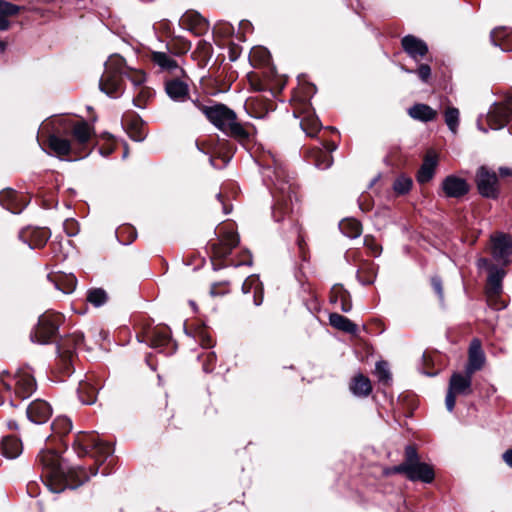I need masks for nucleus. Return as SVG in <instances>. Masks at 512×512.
Wrapping results in <instances>:
<instances>
[{"label":"nucleus","instance_id":"obj_52","mask_svg":"<svg viewBox=\"0 0 512 512\" xmlns=\"http://www.w3.org/2000/svg\"><path fill=\"white\" fill-rule=\"evenodd\" d=\"M10 27V22L7 17L0 16V32L6 31ZM7 43L5 41L0 40V54L4 53L6 50Z\"/></svg>","mask_w":512,"mask_h":512},{"label":"nucleus","instance_id":"obj_3","mask_svg":"<svg viewBox=\"0 0 512 512\" xmlns=\"http://www.w3.org/2000/svg\"><path fill=\"white\" fill-rule=\"evenodd\" d=\"M263 177L264 179H269L276 189L272 213L275 221L279 222L293 211L292 186L286 180L287 175L284 168L276 161L274 162L273 169L269 166L264 168Z\"/></svg>","mask_w":512,"mask_h":512},{"label":"nucleus","instance_id":"obj_34","mask_svg":"<svg viewBox=\"0 0 512 512\" xmlns=\"http://www.w3.org/2000/svg\"><path fill=\"white\" fill-rule=\"evenodd\" d=\"M329 322L334 328L350 334H356L358 331V327L355 323L338 313L330 314Z\"/></svg>","mask_w":512,"mask_h":512},{"label":"nucleus","instance_id":"obj_5","mask_svg":"<svg viewBox=\"0 0 512 512\" xmlns=\"http://www.w3.org/2000/svg\"><path fill=\"white\" fill-rule=\"evenodd\" d=\"M73 448L79 457H83L93 452L96 462L102 463L113 453L112 447L99 440L95 433L79 432L73 443Z\"/></svg>","mask_w":512,"mask_h":512},{"label":"nucleus","instance_id":"obj_8","mask_svg":"<svg viewBox=\"0 0 512 512\" xmlns=\"http://www.w3.org/2000/svg\"><path fill=\"white\" fill-rule=\"evenodd\" d=\"M84 342V335L82 332L75 331L65 338H62L57 344L58 355L63 362L65 369L73 364L74 355Z\"/></svg>","mask_w":512,"mask_h":512},{"label":"nucleus","instance_id":"obj_18","mask_svg":"<svg viewBox=\"0 0 512 512\" xmlns=\"http://www.w3.org/2000/svg\"><path fill=\"white\" fill-rule=\"evenodd\" d=\"M27 203L23 195L18 194L12 189H6L0 192V205L14 214L22 212Z\"/></svg>","mask_w":512,"mask_h":512},{"label":"nucleus","instance_id":"obj_13","mask_svg":"<svg viewBox=\"0 0 512 512\" xmlns=\"http://www.w3.org/2000/svg\"><path fill=\"white\" fill-rule=\"evenodd\" d=\"M337 146L333 142L322 144L321 147H314L307 150V161L312 163L318 169H328L333 163L331 153L336 150Z\"/></svg>","mask_w":512,"mask_h":512},{"label":"nucleus","instance_id":"obj_1","mask_svg":"<svg viewBox=\"0 0 512 512\" xmlns=\"http://www.w3.org/2000/svg\"><path fill=\"white\" fill-rule=\"evenodd\" d=\"M38 461L45 470L47 487L53 493H60L66 488L75 489L97 474L98 468H90L88 473L83 467L67 468L61 457L54 450H42Z\"/></svg>","mask_w":512,"mask_h":512},{"label":"nucleus","instance_id":"obj_44","mask_svg":"<svg viewBox=\"0 0 512 512\" xmlns=\"http://www.w3.org/2000/svg\"><path fill=\"white\" fill-rule=\"evenodd\" d=\"M51 427L57 434H67L72 429V422L65 416H59L52 422Z\"/></svg>","mask_w":512,"mask_h":512},{"label":"nucleus","instance_id":"obj_25","mask_svg":"<svg viewBox=\"0 0 512 512\" xmlns=\"http://www.w3.org/2000/svg\"><path fill=\"white\" fill-rule=\"evenodd\" d=\"M473 374L455 372L451 375L448 389L458 395H468L472 392Z\"/></svg>","mask_w":512,"mask_h":512},{"label":"nucleus","instance_id":"obj_53","mask_svg":"<svg viewBox=\"0 0 512 512\" xmlns=\"http://www.w3.org/2000/svg\"><path fill=\"white\" fill-rule=\"evenodd\" d=\"M63 227L68 236H74L78 232V225L73 219L65 220Z\"/></svg>","mask_w":512,"mask_h":512},{"label":"nucleus","instance_id":"obj_46","mask_svg":"<svg viewBox=\"0 0 512 512\" xmlns=\"http://www.w3.org/2000/svg\"><path fill=\"white\" fill-rule=\"evenodd\" d=\"M375 374L379 382L383 384H388L391 380V373L389 371L388 364L385 361H379L376 363Z\"/></svg>","mask_w":512,"mask_h":512},{"label":"nucleus","instance_id":"obj_55","mask_svg":"<svg viewBox=\"0 0 512 512\" xmlns=\"http://www.w3.org/2000/svg\"><path fill=\"white\" fill-rule=\"evenodd\" d=\"M417 73H418V76L419 78L423 81V82H427L428 79L430 78L431 76V68L429 65L427 64H421L417 70Z\"/></svg>","mask_w":512,"mask_h":512},{"label":"nucleus","instance_id":"obj_57","mask_svg":"<svg viewBox=\"0 0 512 512\" xmlns=\"http://www.w3.org/2000/svg\"><path fill=\"white\" fill-rule=\"evenodd\" d=\"M205 356H206V359H207V363L203 364V370L205 372H210V371H212L213 368L210 367L209 365L213 364V362L216 359V356H215V354L213 352H207L205 354Z\"/></svg>","mask_w":512,"mask_h":512},{"label":"nucleus","instance_id":"obj_9","mask_svg":"<svg viewBox=\"0 0 512 512\" xmlns=\"http://www.w3.org/2000/svg\"><path fill=\"white\" fill-rule=\"evenodd\" d=\"M475 182L481 196L491 199L498 197V177L494 171L481 166L476 172Z\"/></svg>","mask_w":512,"mask_h":512},{"label":"nucleus","instance_id":"obj_16","mask_svg":"<svg viewBox=\"0 0 512 512\" xmlns=\"http://www.w3.org/2000/svg\"><path fill=\"white\" fill-rule=\"evenodd\" d=\"M442 190L446 197L461 198L469 192L470 186L463 178L449 175L442 181Z\"/></svg>","mask_w":512,"mask_h":512},{"label":"nucleus","instance_id":"obj_39","mask_svg":"<svg viewBox=\"0 0 512 512\" xmlns=\"http://www.w3.org/2000/svg\"><path fill=\"white\" fill-rule=\"evenodd\" d=\"M459 110L455 107H448L444 113V120L449 130L456 134L459 126Z\"/></svg>","mask_w":512,"mask_h":512},{"label":"nucleus","instance_id":"obj_61","mask_svg":"<svg viewBox=\"0 0 512 512\" xmlns=\"http://www.w3.org/2000/svg\"><path fill=\"white\" fill-rule=\"evenodd\" d=\"M503 460L505 463L512 468V449L507 450L503 454Z\"/></svg>","mask_w":512,"mask_h":512},{"label":"nucleus","instance_id":"obj_36","mask_svg":"<svg viewBox=\"0 0 512 512\" xmlns=\"http://www.w3.org/2000/svg\"><path fill=\"white\" fill-rule=\"evenodd\" d=\"M341 232L349 238H357L362 232L361 223L354 218H347L339 223Z\"/></svg>","mask_w":512,"mask_h":512},{"label":"nucleus","instance_id":"obj_15","mask_svg":"<svg viewBox=\"0 0 512 512\" xmlns=\"http://www.w3.org/2000/svg\"><path fill=\"white\" fill-rule=\"evenodd\" d=\"M486 361L484 351L482 349L481 341L474 338L469 346L468 350V362L465 367V372L468 374H474L483 368Z\"/></svg>","mask_w":512,"mask_h":512},{"label":"nucleus","instance_id":"obj_23","mask_svg":"<svg viewBox=\"0 0 512 512\" xmlns=\"http://www.w3.org/2000/svg\"><path fill=\"white\" fill-rule=\"evenodd\" d=\"M401 44L403 50L414 60L423 58L428 52L427 44L414 35H406L403 37Z\"/></svg>","mask_w":512,"mask_h":512},{"label":"nucleus","instance_id":"obj_12","mask_svg":"<svg viewBox=\"0 0 512 512\" xmlns=\"http://www.w3.org/2000/svg\"><path fill=\"white\" fill-rule=\"evenodd\" d=\"M395 473H403L411 481H422L424 483H431L434 480L433 468L427 463L418 462L413 465L395 466L393 468Z\"/></svg>","mask_w":512,"mask_h":512},{"label":"nucleus","instance_id":"obj_10","mask_svg":"<svg viewBox=\"0 0 512 512\" xmlns=\"http://www.w3.org/2000/svg\"><path fill=\"white\" fill-rule=\"evenodd\" d=\"M491 253L497 262L508 265L512 257V237L505 233L492 235Z\"/></svg>","mask_w":512,"mask_h":512},{"label":"nucleus","instance_id":"obj_60","mask_svg":"<svg viewBox=\"0 0 512 512\" xmlns=\"http://www.w3.org/2000/svg\"><path fill=\"white\" fill-rule=\"evenodd\" d=\"M257 54L260 55V58L263 62L267 61L269 58L268 51L263 48L255 49L252 52L253 57H255Z\"/></svg>","mask_w":512,"mask_h":512},{"label":"nucleus","instance_id":"obj_7","mask_svg":"<svg viewBox=\"0 0 512 512\" xmlns=\"http://www.w3.org/2000/svg\"><path fill=\"white\" fill-rule=\"evenodd\" d=\"M70 128L69 135L72 137V144L76 148L78 158H84L89 155V143L93 135V127L85 121H77L67 125Z\"/></svg>","mask_w":512,"mask_h":512},{"label":"nucleus","instance_id":"obj_6","mask_svg":"<svg viewBox=\"0 0 512 512\" xmlns=\"http://www.w3.org/2000/svg\"><path fill=\"white\" fill-rule=\"evenodd\" d=\"M62 316L57 313H44L39 317L36 328L31 332L32 342L47 344L58 332Z\"/></svg>","mask_w":512,"mask_h":512},{"label":"nucleus","instance_id":"obj_21","mask_svg":"<svg viewBox=\"0 0 512 512\" xmlns=\"http://www.w3.org/2000/svg\"><path fill=\"white\" fill-rule=\"evenodd\" d=\"M36 390L34 377L27 371H20L15 375V393L21 399L30 397Z\"/></svg>","mask_w":512,"mask_h":512},{"label":"nucleus","instance_id":"obj_35","mask_svg":"<svg viewBox=\"0 0 512 512\" xmlns=\"http://www.w3.org/2000/svg\"><path fill=\"white\" fill-rule=\"evenodd\" d=\"M97 391V388L88 381L80 382L77 390L80 401L87 405L95 403Z\"/></svg>","mask_w":512,"mask_h":512},{"label":"nucleus","instance_id":"obj_51","mask_svg":"<svg viewBox=\"0 0 512 512\" xmlns=\"http://www.w3.org/2000/svg\"><path fill=\"white\" fill-rule=\"evenodd\" d=\"M197 50L202 57L210 58L212 55V46L206 41H200L197 45Z\"/></svg>","mask_w":512,"mask_h":512},{"label":"nucleus","instance_id":"obj_41","mask_svg":"<svg viewBox=\"0 0 512 512\" xmlns=\"http://www.w3.org/2000/svg\"><path fill=\"white\" fill-rule=\"evenodd\" d=\"M169 50L175 55H182L188 52L191 48V43L184 38H174L168 44Z\"/></svg>","mask_w":512,"mask_h":512},{"label":"nucleus","instance_id":"obj_37","mask_svg":"<svg viewBox=\"0 0 512 512\" xmlns=\"http://www.w3.org/2000/svg\"><path fill=\"white\" fill-rule=\"evenodd\" d=\"M151 60L163 70L171 71L178 67L177 62L166 52L153 51L151 53Z\"/></svg>","mask_w":512,"mask_h":512},{"label":"nucleus","instance_id":"obj_50","mask_svg":"<svg viewBox=\"0 0 512 512\" xmlns=\"http://www.w3.org/2000/svg\"><path fill=\"white\" fill-rule=\"evenodd\" d=\"M418 453L415 447L413 446H407L405 448V461L401 463L399 466H407V465H413L414 463H418Z\"/></svg>","mask_w":512,"mask_h":512},{"label":"nucleus","instance_id":"obj_45","mask_svg":"<svg viewBox=\"0 0 512 512\" xmlns=\"http://www.w3.org/2000/svg\"><path fill=\"white\" fill-rule=\"evenodd\" d=\"M108 299L107 293L101 289L96 288L88 292L87 301L93 304L95 307H100L106 303Z\"/></svg>","mask_w":512,"mask_h":512},{"label":"nucleus","instance_id":"obj_32","mask_svg":"<svg viewBox=\"0 0 512 512\" xmlns=\"http://www.w3.org/2000/svg\"><path fill=\"white\" fill-rule=\"evenodd\" d=\"M1 446L3 455L9 459H14L22 453V443L16 437H4Z\"/></svg>","mask_w":512,"mask_h":512},{"label":"nucleus","instance_id":"obj_24","mask_svg":"<svg viewBox=\"0 0 512 512\" xmlns=\"http://www.w3.org/2000/svg\"><path fill=\"white\" fill-rule=\"evenodd\" d=\"M152 348L164 349L169 345L173 346L170 331L167 327H156L146 334L145 340Z\"/></svg>","mask_w":512,"mask_h":512},{"label":"nucleus","instance_id":"obj_54","mask_svg":"<svg viewBox=\"0 0 512 512\" xmlns=\"http://www.w3.org/2000/svg\"><path fill=\"white\" fill-rule=\"evenodd\" d=\"M431 285L435 292L437 293L439 300L442 302L444 299V293H443V287H442V281L439 277L435 276L431 279Z\"/></svg>","mask_w":512,"mask_h":512},{"label":"nucleus","instance_id":"obj_26","mask_svg":"<svg viewBox=\"0 0 512 512\" xmlns=\"http://www.w3.org/2000/svg\"><path fill=\"white\" fill-rule=\"evenodd\" d=\"M239 243V236L236 232L226 231L219 243L212 244L214 253L219 257H226L231 250Z\"/></svg>","mask_w":512,"mask_h":512},{"label":"nucleus","instance_id":"obj_17","mask_svg":"<svg viewBox=\"0 0 512 512\" xmlns=\"http://www.w3.org/2000/svg\"><path fill=\"white\" fill-rule=\"evenodd\" d=\"M165 92L174 102L184 103L191 99L188 83L179 78L167 80L165 82Z\"/></svg>","mask_w":512,"mask_h":512},{"label":"nucleus","instance_id":"obj_40","mask_svg":"<svg viewBox=\"0 0 512 512\" xmlns=\"http://www.w3.org/2000/svg\"><path fill=\"white\" fill-rule=\"evenodd\" d=\"M128 134L130 138L136 142H141L145 139L146 132L144 130V125L138 120L131 121L130 123H126Z\"/></svg>","mask_w":512,"mask_h":512},{"label":"nucleus","instance_id":"obj_42","mask_svg":"<svg viewBox=\"0 0 512 512\" xmlns=\"http://www.w3.org/2000/svg\"><path fill=\"white\" fill-rule=\"evenodd\" d=\"M301 128L303 131L310 137L316 135V133L320 129V122L316 117L306 116L300 122Z\"/></svg>","mask_w":512,"mask_h":512},{"label":"nucleus","instance_id":"obj_59","mask_svg":"<svg viewBox=\"0 0 512 512\" xmlns=\"http://www.w3.org/2000/svg\"><path fill=\"white\" fill-rule=\"evenodd\" d=\"M499 48H500L502 51L512 52V33H511V34H510V36L508 37L507 41H505V42H499Z\"/></svg>","mask_w":512,"mask_h":512},{"label":"nucleus","instance_id":"obj_63","mask_svg":"<svg viewBox=\"0 0 512 512\" xmlns=\"http://www.w3.org/2000/svg\"><path fill=\"white\" fill-rule=\"evenodd\" d=\"M499 174L502 177L512 176V169L508 167H500L499 168Z\"/></svg>","mask_w":512,"mask_h":512},{"label":"nucleus","instance_id":"obj_64","mask_svg":"<svg viewBox=\"0 0 512 512\" xmlns=\"http://www.w3.org/2000/svg\"><path fill=\"white\" fill-rule=\"evenodd\" d=\"M352 308V304L350 302H347L345 300H342L341 302V310L343 312H349Z\"/></svg>","mask_w":512,"mask_h":512},{"label":"nucleus","instance_id":"obj_29","mask_svg":"<svg viewBox=\"0 0 512 512\" xmlns=\"http://www.w3.org/2000/svg\"><path fill=\"white\" fill-rule=\"evenodd\" d=\"M180 24L185 29L197 31L206 28L207 21L199 13L189 11L181 17Z\"/></svg>","mask_w":512,"mask_h":512},{"label":"nucleus","instance_id":"obj_14","mask_svg":"<svg viewBox=\"0 0 512 512\" xmlns=\"http://www.w3.org/2000/svg\"><path fill=\"white\" fill-rule=\"evenodd\" d=\"M51 236L47 228L25 227L19 232V238L26 243L30 249L42 248Z\"/></svg>","mask_w":512,"mask_h":512},{"label":"nucleus","instance_id":"obj_62","mask_svg":"<svg viewBox=\"0 0 512 512\" xmlns=\"http://www.w3.org/2000/svg\"><path fill=\"white\" fill-rule=\"evenodd\" d=\"M251 264H252L251 255L249 254V252H247V257L245 259L241 260L240 262L236 263L235 267L242 266V265L250 266Z\"/></svg>","mask_w":512,"mask_h":512},{"label":"nucleus","instance_id":"obj_43","mask_svg":"<svg viewBox=\"0 0 512 512\" xmlns=\"http://www.w3.org/2000/svg\"><path fill=\"white\" fill-rule=\"evenodd\" d=\"M152 96L153 91L150 88L146 86L140 87L137 89V93L133 98V104L135 107L143 109Z\"/></svg>","mask_w":512,"mask_h":512},{"label":"nucleus","instance_id":"obj_47","mask_svg":"<svg viewBox=\"0 0 512 512\" xmlns=\"http://www.w3.org/2000/svg\"><path fill=\"white\" fill-rule=\"evenodd\" d=\"M124 76L131 81L136 89L143 87V84L146 80L145 74L140 70L124 69Z\"/></svg>","mask_w":512,"mask_h":512},{"label":"nucleus","instance_id":"obj_56","mask_svg":"<svg viewBox=\"0 0 512 512\" xmlns=\"http://www.w3.org/2000/svg\"><path fill=\"white\" fill-rule=\"evenodd\" d=\"M456 395H457L456 393H454L448 389L446 398H445V405L449 412H452L455 407Z\"/></svg>","mask_w":512,"mask_h":512},{"label":"nucleus","instance_id":"obj_30","mask_svg":"<svg viewBox=\"0 0 512 512\" xmlns=\"http://www.w3.org/2000/svg\"><path fill=\"white\" fill-rule=\"evenodd\" d=\"M411 118L422 122H429L436 118L437 112L430 106L422 103L413 105L408 109Z\"/></svg>","mask_w":512,"mask_h":512},{"label":"nucleus","instance_id":"obj_38","mask_svg":"<svg viewBox=\"0 0 512 512\" xmlns=\"http://www.w3.org/2000/svg\"><path fill=\"white\" fill-rule=\"evenodd\" d=\"M413 181L406 175H399L393 182L392 188L396 195H405L410 192Z\"/></svg>","mask_w":512,"mask_h":512},{"label":"nucleus","instance_id":"obj_20","mask_svg":"<svg viewBox=\"0 0 512 512\" xmlns=\"http://www.w3.org/2000/svg\"><path fill=\"white\" fill-rule=\"evenodd\" d=\"M505 270L497 267H491L487 278L486 294L490 303H492L502 292V280L505 277Z\"/></svg>","mask_w":512,"mask_h":512},{"label":"nucleus","instance_id":"obj_11","mask_svg":"<svg viewBox=\"0 0 512 512\" xmlns=\"http://www.w3.org/2000/svg\"><path fill=\"white\" fill-rule=\"evenodd\" d=\"M512 118V97L505 103L494 104L487 115V122L491 129L498 130L506 126Z\"/></svg>","mask_w":512,"mask_h":512},{"label":"nucleus","instance_id":"obj_58","mask_svg":"<svg viewBox=\"0 0 512 512\" xmlns=\"http://www.w3.org/2000/svg\"><path fill=\"white\" fill-rule=\"evenodd\" d=\"M476 264L478 269H487L489 272L491 267H496L495 265L491 264L487 258H479Z\"/></svg>","mask_w":512,"mask_h":512},{"label":"nucleus","instance_id":"obj_2","mask_svg":"<svg viewBox=\"0 0 512 512\" xmlns=\"http://www.w3.org/2000/svg\"><path fill=\"white\" fill-rule=\"evenodd\" d=\"M189 111L191 114L200 111L216 128L240 142L249 138L248 131L237 120L236 113L224 104L206 106L200 103L198 99H192Z\"/></svg>","mask_w":512,"mask_h":512},{"label":"nucleus","instance_id":"obj_48","mask_svg":"<svg viewBox=\"0 0 512 512\" xmlns=\"http://www.w3.org/2000/svg\"><path fill=\"white\" fill-rule=\"evenodd\" d=\"M512 31L506 27L496 28L491 32L490 38L495 46L499 47V42L507 41Z\"/></svg>","mask_w":512,"mask_h":512},{"label":"nucleus","instance_id":"obj_22","mask_svg":"<svg viewBox=\"0 0 512 512\" xmlns=\"http://www.w3.org/2000/svg\"><path fill=\"white\" fill-rule=\"evenodd\" d=\"M48 146L53 153L59 157L74 156L76 159H79L76 148L73 146L71 140L67 138L52 134L48 138Z\"/></svg>","mask_w":512,"mask_h":512},{"label":"nucleus","instance_id":"obj_33","mask_svg":"<svg viewBox=\"0 0 512 512\" xmlns=\"http://www.w3.org/2000/svg\"><path fill=\"white\" fill-rule=\"evenodd\" d=\"M436 165H437L436 158L433 156H427L424 159V161L418 171L417 181L419 183L429 182L434 176Z\"/></svg>","mask_w":512,"mask_h":512},{"label":"nucleus","instance_id":"obj_4","mask_svg":"<svg viewBox=\"0 0 512 512\" xmlns=\"http://www.w3.org/2000/svg\"><path fill=\"white\" fill-rule=\"evenodd\" d=\"M123 77L124 59L119 55L111 56L99 81L100 90L111 98L120 97L124 91Z\"/></svg>","mask_w":512,"mask_h":512},{"label":"nucleus","instance_id":"obj_31","mask_svg":"<svg viewBox=\"0 0 512 512\" xmlns=\"http://www.w3.org/2000/svg\"><path fill=\"white\" fill-rule=\"evenodd\" d=\"M350 390L355 396L366 397L371 393L372 385L369 378L362 374H358L352 379L350 383Z\"/></svg>","mask_w":512,"mask_h":512},{"label":"nucleus","instance_id":"obj_28","mask_svg":"<svg viewBox=\"0 0 512 512\" xmlns=\"http://www.w3.org/2000/svg\"><path fill=\"white\" fill-rule=\"evenodd\" d=\"M48 279L51 280L56 289L63 292L64 294L72 293L77 284V279L72 274H59L55 276L48 275Z\"/></svg>","mask_w":512,"mask_h":512},{"label":"nucleus","instance_id":"obj_27","mask_svg":"<svg viewBox=\"0 0 512 512\" xmlns=\"http://www.w3.org/2000/svg\"><path fill=\"white\" fill-rule=\"evenodd\" d=\"M244 294L253 293V302L260 306L263 302V285L257 275H250L242 284Z\"/></svg>","mask_w":512,"mask_h":512},{"label":"nucleus","instance_id":"obj_19","mask_svg":"<svg viewBox=\"0 0 512 512\" xmlns=\"http://www.w3.org/2000/svg\"><path fill=\"white\" fill-rule=\"evenodd\" d=\"M52 414V408L46 401L37 399L27 407V416L35 424L45 423Z\"/></svg>","mask_w":512,"mask_h":512},{"label":"nucleus","instance_id":"obj_49","mask_svg":"<svg viewBox=\"0 0 512 512\" xmlns=\"http://www.w3.org/2000/svg\"><path fill=\"white\" fill-rule=\"evenodd\" d=\"M20 11L18 5L12 4L5 0H0V16L8 17L16 15Z\"/></svg>","mask_w":512,"mask_h":512}]
</instances>
